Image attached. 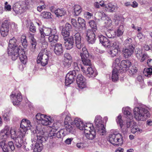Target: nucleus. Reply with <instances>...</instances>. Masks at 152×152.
<instances>
[{
	"label": "nucleus",
	"instance_id": "obj_28",
	"mask_svg": "<svg viewBox=\"0 0 152 152\" xmlns=\"http://www.w3.org/2000/svg\"><path fill=\"white\" fill-rule=\"evenodd\" d=\"M72 28L71 25L68 23H66L62 30L61 34L63 36H68L70 34L69 31Z\"/></svg>",
	"mask_w": 152,
	"mask_h": 152
},
{
	"label": "nucleus",
	"instance_id": "obj_18",
	"mask_svg": "<svg viewBox=\"0 0 152 152\" xmlns=\"http://www.w3.org/2000/svg\"><path fill=\"white\" fill-rule=\"evenodd\" d=\"M76 75V72L75 70L69 72L66 75L65 79V85L68 86L74 81L75 77Z\"/></svg>",
	"mask_w": 152,
	"mask_h": 152
},
{
	"label": "nucleus",
	"instance_id": "obj_57",
	"mask_svg": "<svg viewBox=\"0 0 152 152\" xmlns=\"http://www.w3.org/2000/svg\"><path fill=\"white\" fill-rule=\"evenodd\" d=\"M132 39L129 38H128L124 42V44L125 45H132Z\"/></svg>",
	"mask_w": 152,
	"mask_h": 152
},
{
	"label": "nucleus",
	"instance_id": "obj_30",
	"mask_svg": "<svg viewBox=\"0 0 152 152\" xmlns=\"http://www.w3.org/2000/svg\"><path fill=\"white\" fill-rule=\"evenodd\" d=\"M75 38V43L77 48L78 49H80L83 47V45L81 42V38L80 34L77 33L74 35Z\"/></svg>",
	"mask_w": 152,
	"mask_h": 152
},
{
	"label": "nucleus",
	"instance_id": "obj_33",
	"mask_svg": "<svg viewBox=\"0 0 152 152\" xmlns=\"http://www.w3.org/2000/svg\"><path fill=\"white\" fill-rule=\"evenodd\" d=\"M87 74L89 77H94L97 75V73L95 69L88 67L87 69Z\"/></svg>",
	"mask_w": 152,
	"mask_h": 152
},
{
	"label": "nucleus",
	"instance_id": "obj_32",
	"mask_svg": "<svg viewBox=\"0 0 152 152\" xmlns=\"http://www.w3.org/2000/svg\"><path fill=\"white\" fill-rule=\"evenodd\" d=\"M23 137L21 136V133H20L19 136L17 137L15 139V145L18 148H20L22 145L23 141L26 139V137Z\"/></svg>",
	"mask_w": 152,
	"mask_h": 152
},
{
	"label": "nucleus",
	"instance_id": "obj_3",
	"mask_svg": "<svg viewBox=\"0 0 152 152\" xmlns=\"http://www.w3.org/2000/svg\"><path fill=\"white\" fill-rule=\"evenodd\" d=\"M148 108L144 105L141 104L135 107L133 110L134 117L138 121H144L150 117V114Z\"/></svg>",
	"mask_w": 152,
	"mask_h": 152
},
{
	"label": "nucleus",
	"instance_id": "obj_39",
	"mask_svg": "<svg viewBox=\"0 0 152 152\" xmlns=\"http://www.w3.org/2000/svg\"><path fill=\"white\" fill-rule=\"evenodd\" d=\"M31 39V46L30 47V50L32 52H34L35 51L37 43L35 39L34 38L33 36L31 35L30 37Z\"/></svg>",
	"mask_w": 152,
	"mask_h": 152
},
{
	"label": "nucleus",
	"instance_id": "obj_35",
	"mask_svg": "<svg viewBox=\"0 0 152 152\" xmlns=\"http://www.w3.org/2000/svg\"><path fill=\"white\" fill-rule=\"evenodd\" d=\"M74 124L77 128L81 130L83 129V123L80 118H76L74 121Z\"/></svg>",
	"mask_w": 152,
	"mask_h": 152
},
{
	"label": "nucleus",
	"instance_id": "obj_8",
	"mask_svg": "<svg viewBox=\"0 0 152 152\" xmlns=\"http://www.w3.org/2000/svg\"><path fill=\"white\" fill-rule=\"evenodd\" d=\"M108 141L114 145H121L123 143V137L120 133H114L109 136Z\"/></svg>",
	"mask_w": 152,
	"mask_h": 152
},
{
	"label": "nucleus",
	"instance_id": "obj_46",
	"mask_svg": "<svg viewBox=\"0 0 152 152\" xmlns=\"http://www.w3.org/2000/svg\"><path fill=\"white\" fill-rule=\"evenodd\" d=\"M96 15L98 18L99 19H101L102 20H104V18L106 17L105 13L103 12H97L96 13Z\"/></svg>",
	"mask_w": 152,
	"mask_h": 152
},
{
	"label": "nucleus",
	"instance_id": "obj_51",
	"mask_svg": "<svg viewBox=\"0 0 152 152\" xmlns=\"http://www.w3.org/2000/svg\"><path fill=\"white\" fill-rule=\"evenodd\" d=\"M129 72L130 75H133L137 72V69L136 67L132 66L129 69Z\"/></svg>",
	"mask_w": 152,
	"mask_h": 152
},
{
	"label": "nucleus",
	"instance_id": "obj_53",
	"mask_svg": "<svg viewBox=\"0 0 152 152\" xmlns=\"http://www.w3.org/2000/svg\"><path fill=\"white\" fill-rule=\"evenodd\" d=\"M40 42H42V45L41 46L42 49L41 50H46L48 52V50L47 49V47H48V43L46 42H45V41H42L41 39V38H40Z\"/></svg>",
	"mask_w": 152,
	"mask_h": 152
},
{
	"label": "nucleus",
	"instance_id": "obj_16",
	"mask_svg": "<svg viewBox=\"0 0 152 152\" xmlns=\"http://www.w3.org/2000/svg\"><path fill=\"white\" fill-rule=\"evenodd\" d=\"M57 130L56 129L52 128L50 131L48 136L50 137H57L58 138H61L65 136L67 133L65 132L64 129H61L59 131L57 132Z\"/></svg>",
	"mask_w": 152,
	"mask_h": 152
},
{
	"label": "nucleus",
	"instance_id": "obj_62",
	"mask_svg": "<svg viewBox=\"0 0 152 152\" xmlns=\"http://www.w3.org/2000/svg\"><path fill=\"white\" fill-rule=\"evenodd\" d=\"M137 37L138 38L140 41L141 42L143 41V39L145 37L142 33L140 32L137 34Z\"/></svg>",
	"mask_w": 152,
	"mask_h": 152
},
{
	"label": "nucleus",
	"instance_id": "obj_55",
	"mask_svg": "<svg viewBox=\"0 0 152 152\" xmlns=\"http://www.w3.org/2000/svg\"><path fill=\"white\" fill-rule=\"evenodd\" d=\"M116 121L117 124L120 125V126L121 127L123 126V121L121 119V115H119L116 119Z\"/></svg>",
	"mask_w": 152,
	"mask_h": 152
},
{
	"label": "nucleus",
	"instance_id": "obj_58",
	"mask_svg": "<svg viewBox=\"0 0 152 152\" xmlns=\"http://www.w3.org/2000/svg\"><path fill=\"white\" fill-rule=\"evenodd\" d=\"M3 117L4 121H8L10 120V116L9 113H6L3 115Z\"/></svg>",
	"mask_w": 152,
	"mask_h": 152
},
{
	"label": "nucleus",
	"instance_id": "obj_41",
	"mask_svg": "<svg viewBox=\"0 0 152 152\" xmlns=\"http://www.w3.org/2000/svg\"><path fill=\"white\" fill-rule=\"evenodd\" d=\"M75 13L74 15L77 16L81 12V7L78 5H75L73 7Z\"/></svg>",
	"mask_w": 152,
	"mask_h": 152
},
{
	"label": "nucleus",
	"instance_id": "obj_11",
	"mask_svg": "<svg viewBox=\"0 0 152 152\" xmlns=\"http://www.w3.org/2000/svg\"><path fill=\"white\" fill-rule=\"evenodd\" d=\"M114 19L116 25H120L119 27L117 30L116 34L118 36H121L123 35L124 31L123 18L118 15H116L114 16Z\"/></svg>",
	"mask_w": 152,
	"mask_h": 152
},
{
	"label": "nucleus",
	"instance_id": "obj_37",
	"mask_svg": "<svg viewBox=\"0 0 152 152\" xmlns=\"http://www.w3.org/2000/svg\"><path fill=\"white\" fill-rule=\"evenodd\" d=\"M120 70L114 68L113 69L112 75V79L113 82H116L118 79V73L120 72Z\"/></svg>",
	"mask_w": 152,
	"mask_h": 152
},
{
	"label": "nucleus",
	"instance_id": "obj_15",
	"mask_svg": "<svg viewBox=\"0 0 152 152\" xmlns=\"http://www.w3.org/2000/svg\"><path fill=\"white\" fill-rule=\"evenodd\" d=\"M10 99L14 105H18L21 102L22 97L21 93L19 91H13L10 96Z\"/></svg>",
	"mask_w": 152,
	"mask_h": 152
},
{
	"label": "nucleus",
	"instance_id": "obj_17",
	"mask_svg": "<svg viewBox=\"0 0 152 152\" xmlns=\"http://www.w3.org/2000/svg\"><path fill=\"white\" fill-rule=\"evenodd\" d=\"M54 29H52L51 28L44 26L42 27H39V30L40 34V38H41V39L42 41L45 40V36H49L50 35Z\"/></svg>",
	"mask_w": 152,
	"mask_h": 152
},
{
	"label": "nucleus",
	"instance_id": "obj_43",
	"mask_svg": "<svg viewBox=\"0 0 152 152\" xmlns=\"http://www.w3.org/2000/svg\"><path fill=\"white\" fill-rule=\"evenodd\" d=\"M120 60L119 58H116L113 61V69L115 68L116 69L120 70V65L119 64L120 62Z\"/></svg>",
	"mask_w": 152,
	"mask_h": 152
},
{
	"label": "nucleus",
	"instance_id": "obj_12",
	"mask_svg": "<svg viewBox=\"0 0 152 152\" xmlns=\"http://www.w3.org/2000/svg\"><path fill=\"white\" fill-rule=\"evenodd\" d=\"M48 53L46 50H41L37 58V62L41 63L43 66H45L48 63Z\"/></svg>",
	"mask_w": 152,
	"mask_h": 152
},
{
	"label": "nucleus",
	"instance_id": "obj_31",
	"mask_svg": "<svg viewBox=\"0 0 152 152\" xmlns=\"http://www.w3.org/2000/svg\"><path fill=\"white\" fill-rule=\"evenodd\" d=\"M36 1L34 0H28L23 2V4L24 6L25 10L26 9H30L33 7L35 5Z\"/></svg>",
	"mask_w": 152,
	"mask_h": 152
},
{
	"label": "nucleus",
	"instance_id": "obj_13",
	"mask_svg": "<svg viewBox=\"0 0 152 152\" xmlns=\"http://www.w3.org/2000/svg\"><path fill=\"white\" fill-rule=\"evenodd\" d=\"M122 111L125 117L127 119H129L130 120L127 121L126 123V126L128 128H133L136 125V123L132 119V114L129 110L128 108H123Z\"/></svg>",
	"mask_w": 152,
	"mask_h": 152
},
{
	"label": "nucleus",
	"instance_id": "obj_38",
	"mask_svg": "<svg viewBox=\"0 0 152 152\" xmlns=\"http://www.w3.org/2000/svg\"><path fill=\"white\" fill-rule=\"evenodd\" d=\"M54 13L57 17H59L65 15L66 12L63 9H58L54 11Z\"/></svg>",
	"mask_w": 152,
	"mask_h": 152
},
{
	"label": "nucleus",
	"instance_id": "obj_24",
	"mask_svg": "<svg viewBox=\"0 0 152 152\" xmlns=\"http://www.w3.org/2000/svg\"><path fill=\"white\" fill-rule=\"evenodd\" d=\"M13 9L17 14L21 13L25 11L22 2H20L15 3L13 5Z\"/></svg>",
	"mask_w": 152,
	"mask_h": 152
},
{
	"label": "nucleus",
	"instance_id": "obj_20",
	"mask_svg": "<svg viewBox=\"0 0 152 152\" xmlns=\"http://www.w3.org/2000/svg\"><path fill=\"white\" fill-rule=\"evenodd\" d=\"M131 65V62L128 60L122 61L120 65V72H125Z\"/></svg>",
	"mask_w": 152,
	"mask_h": 152
},
{
	"label": "nucleus",
	"instance_id": "obj_45",
	"mask_svg": "<svg viewBox=\"0 0 152 152\" xmlns=\"http://www.w3.org/2000/svg\"><path fill=\"white\" fill-rule=\"evenodd\" d=\"M143 73L146 76H150L152 74V68H145L143 71Z\"/></svg>",
	"mask_w": 152,
	"mask_h": 152
},
{
	"label": "nucleus",
	"instance_id": "obj_7",
	"mask_svg": "<svg viewBox=\"0 0 152 152\" xmlns=\"http://www.w3.org/2000/svg\"><path fill=\"white\" fill-rule=\"evenodd\" d=\"M31 125L30 121L26 118L23 119L21 121L20 127L19 129L21 136L23 137L26 136V132L28 130L30 129Z\"/></svg>",
	"mask_w": 152,
	"mask_h": 152
},
{
	"label": "nucleus",
	"instance_id": "obj_48",
	"mask_svg": "<svg viewBox=\"0 0 152 152\" xmlns=\"http://www.w3.org/2000/svg\"><path fill=\"white\" fill-rule=\"evenodd\" d=\"M105 20V26L107 27H110L112 25V20L110 19V18L107 17H106Z\"/></svg>",
	"mask_w": 152,
	"mask_h": 152
},
{
	"label": "nucleus",
	"instance_id": "obj_63",
	"mask_svg": "<svg viewBox=\"0 0 152 152\" xmlns=\"http://www.w3.org/2000/svg\"><path fill=\"white\" fill-rule=\"evenodd\" d=\"M84 15L85 17L88 19H91L93 15L92 14L88 12H85Z\"/></svg>",
	"mask_w": 152,
	"mask_h": 152
},
{
	"label": "nucleus",
	"instance_id": "obj_49",
	"mask_svg": "<svg viewBox=\"0 0 152 152\" xmlns=\"http://www.w3.org/2000/svg\"><path fill=\"white\" fill-rule=\"evenodd\" d=\"M64 123H70L72 125V123H73V120L71 119L70 114H68L66 115Z\"/></svg>",
	"mask_w": 152,
	"mask_h": 152
},
{
	"label": "nucleus",
	"instance_id": "obj_6",
	"mask_svg": "<svg viewBox=\"0 0 152 152\" xmlns=\"http://www.w3.org/2000/svg\"><path fill=\"white\" fill-rule=\"evenodd\" d=\"M83 129L84 130L85 136L88 139L92 140L96 136V132L92 124L90 123H86L83 124Z\"/></svg>",
	"mask_w": 152,
	"mask_h": 152
},
{
	"label": "nucleus",
	"instance_id": "obj_22",
	"mask_svg": "<svg viewBox=\"0 0 152 152\" xmlns=\"http://www.w3.org/2000/svg\"><path fill=\"white\" fill-rule=\"evenodd\" d=\"M76 82L78 87L81 89H83L86 87V79L81 74L78 75Z\"/></svg>",
	"mask_w": 152,
	"mask_h": 152
},
{
	"label": "nucleus",
	"instance_id": "obj_36",
	"mask_svg": "<svg viewBox=\"0 0 152 152\" xmlns=\"http://www.w3.org/2000/svg\"><path fill=\"white\" fill-rule=\"evenodd\" d=\"M1 141L0 142V147L1 148L3 152H10V150H9L7 145L5 143V141L6 140H4V139H0Z\"/></svg>",
	"mask_w": 152,
	"mask_h": 152
},
{
	"label": "nucleus",
	"instance_id": "obj_42",
	"mask_svg": "<svg viewBox=\"0 0 152 152\" xmlns=\"http://www.w3.org/2000/svg\"><path fill=\"white\" fill-rule=\"evenodd\" d=\"M41 16L44 18L47 19L52 18V14L50 12H49L44 11L41 13Z\"/></svg>",
	"mask_w": 152,
	"mask_h": 152
},
{
	"label": "nucleus",
	"instance_id": "obj_40",
	"mask_svg": "<svg viewBox=\"0 0 152 152\" xmlns=\"http://www.w3.org/2000/svg\"><path fill=\"white\" fill-rule=\"evenodd\" d=\"M64 126L66 128L65 129L67 132L68 133H72L73 132L74 129L73 127V123H72V125L70 124V123H64Z\"/></svg>",
	"mask_w": 152,
	"mask_h": 152
},
{
	"label": "nucleus",
	"instance_id": "obj_5",
	"mask_svg": "<svg viewBox=\"0 0 152 152\" xmlns=\"http://www.w3.org/2000/svg\"><path fill=\"white\" fill-rule=\"evenodd\" d=\"M136 57L140 62H143L147 59V64L149 67H152V59H149V57L147 53H143L142 50L139 48H137L135 51Z\"/></svg>",
	"mask_w": 152,
	"mask_h": 152
},
{
	"label": "nucleus",
	"instance_id": "obj_10",
	"mask_svg": "<svg viewBox=\"0 0 152 152\" xmlns=\"http://www.w3.org/2000/svg\"><path fill=\"white\" fill-rule=\"evenodd\" d=\"M97 132L101 135H104L106 133V129L102 123V118L99 115L96 116L94 120Z\"/></svg>",
	"mask_w": 152,
	"mask_h": 152
},
{
	"label": "nucleus",
	"instance_id": "obj_34",
	"mask_svg": "<svg viewBox=\"0 0 152 152\" xmlns=\"http://www.w3.org/2000/svg\"><path fill=\"white\" fill-rule=\"evenodd\" d=\"M78 22L79 24V26H78L80 27L79 28L78 31H82L83 29H86V23L85 20L82 18L79 17L78 18Z\"/></svg>",
	"mask_w": 152,
	"mask_h": 152
},
{
	"label": "nucleus",
	"instance_id": "obj_52",
	"mask_svg": "<svg viewBox=\"0 0 152 152\" xmlns=\"http://www.w3.org/2000/svg\"><path fill=\"white\" fill-rule=\"evenodd\" d=\"M89 23L91 28L94 31H95L96 29V24L94 20H91L89 21Z\"/></svg>",
	"mask_w": 152,
	"mask_h": 152
},
{
	"label": "nucleus",
	"instance_id": "obj_4",
	"mask_svg": "<svg viewBox=\"0 0 152 152\" xmlns=\"http://www.w3.org/2000/svg\"><path fill=\"white\" fill-rule=\"evenodd\" d=\"M17 136L16 131L15 128H11L8 125H6L0 132V139L6 140L10 136L13 139Z\"/></svg>",
	"mask_w": 152,
	"mask_h": 152
},
{
	"label": "nucleus",
	"instance_id": "obj_59",
	"mask_svg": "<svg viewBox=\"0 0 152 152\" xmlns=\"http://www.w3.org/2000/svg\"><path fill=\"white\" fill-rule=\"evenodd\" d=\"M8 145L9 146L11 151H13L14 150L15 148L14 143L12 141L9 142L8 143Z\"/></svg>",
	"mask_w": 152,
	"mask_h": 152
},
{
	"label": "nucleus",
	"instance_id": "obj_21",
	"mask_svg": "<svg viewBox=\"0 0 152 152\" xmlns=\"http://www.w3.org/2000/svg\"><path fill=\"white\" fill-rule=\"evenodd\" d=\"M63 37L65 41L64 45L66 48L68 50H69L72 48L73 47L74 44L73 37L72 36Z\"/></svg>",
	"mask_w": 152,
	"mask_h": 152
},
{
	"label": "nucleus",
	"instance_id": "obj_47",
	"mask_svg": "<svg viewBox=\"0 0 152 152\" xmlns=\"http://www.w3.org/2000/svg\"><path fill=\"white\" fill-rule=\"evenodd\" d=\"M21 41L22 45L24 48L27 47L28 45L27 41L26 39V37L25 35H22L21 37Z\"/></svg>",
	"mask_w": 152,
	"mask_h": 152
},
{
	"label": "nucleus",
	"instance_id": "obj_54",
	"mask_svg": "<svg viewBox=\"0 0 152 152\" xmlns=\"http://www.w3.org/2000/svg\"><path fill=\"white\" fill-rule=\"evenodd\" d=\"M112 48L115 49H117L120 50L119 47L120 43L118 41L116 40L114 41L112 43Z\"/></svg>",
	"mask_w": 152,
	"mask_h": 152
},
{
	"label": "nucleus",
	"instance_id": "obj_19",
	"mask_svg": "<svg viewBox=\"0 0 152 152\" xmlns=\"http://www.w3.org/2000/svg\"><path fill=\"white\" fill-rule=\"evenodd\" d=\"M134 47L133 45H129L123 48L122 52L124 56L126 58H128L133 53Z\"/></svg>",
	"mask_w": 152,
	"mask_h": 152
},
{
	"label": "nucleus",
	"instance_id": "obj_50",
	"mask_svg": "<svg viewBox=\"0 0 152 152\" xmlns=\"http://www.w3.org/2000/svg\"><path fill=\"white\" fill-rule=\"evenodd\" d=\"M40 4L41 5L38 6L37 8V10L39 12H41L42 10L45 9L46 7V6L45 4L44 1H41Z\"/></svg>",
	"mask_w": 152,
	"mask_h": 152
},
{
	"label": "nucleus",
	"instance_id": "obj_1",
	"mask_svg": "<svg viewBox=\"0 0 152 152\" xmlns=\"http://www.w3.org/2000/svg\"><path fill=\"white\" fill-rule=\"evenodd\" d=\"M16 39L13 38L9 41V45L7 49L8 54L12 56V60H15L19 56L21 62L25 64L27 62V57L26 56L25 51L23 50H18L16 42Z\"/></svg>",
	"mask_w": 152,
	"mask_h": 152
},
{
	"label": "nucleus",
	"instance_id": "obj_25",
	"mask_svg": "<svg viewBox=\"0 0 152 152\" xmlns=\"http://www.w3.org/2000/svg\"><path fill=\"white\" fill-rule=\"evenodd\" d=\"M9 22L7 20H5L2 24L1 28V35L5 37L8 34L9 31Z\"/></svg>",
	"mask_w": 152,
	"mask_h": 152
},
{
	"label": "nucleus",
	"instance_id": "obj_61",
	"mask_svg": "<svg viewBox=\"0 0 152 152\" xmlns=\"http://www.w3.org/2000/svg\"><path fill=\"white\" fill-rule=\"evenodd\" d=\"M86 146V143H79L76 144L77 147L79 148L82 149Z\"/></svg>",
	"mask_w": 152,
	"mask_h": 152
},
{
	"label": "nucleus",
	"instance_id": "obj_60",
	"mask_svg": "<svg viewBox=\"0 0 152 152\" xmlns=\"http://www.w3.org/2000/svg\"><path fill=\"white\" fill-rule=\"evenodd\" d=\"M102 45L105 47H109L110 45V40L107 38V40L104 41Z\"/></svg>",
	"mask_w": 152,
	"mask_h": 152
},
{
	"label": "nucleus",
	"instance_id": "obj_64",
	"mask_svg": "<svg viewBox=\"0 0 152 152\" xmlns=\"http://www.w3.org/2000/svg\"><path fill=\"white\" fill-rule=\"evenodd\" d=\"M63 59L72 60V57L68 53H66L64 54Z\"/></svg>",
	"mask_w": 152,
	"mask_h": 152
},
{
	"label": "nucleus",
	"instance_id": "obj_44",
	"mask_svg": "<svg viewBox=\"0 0 152 152\" xmlns=\"http://www.w3.org/2000/svg\"><path fill=\"white\" fill-rule=\"evenodd\" d=\"M117 49L112 48L110 49L109 52V53L112 57H114L118 55V51L120 50Z\"/></svg>",
	"mask_w": 152,
	"mask_h": 152
},
{
	"label": "nucleus",
	"instance_id": "obj_27",
	"mask_svg": "<svg viewBox=\"0 0 152 152\" xmlns=\"http://www.w3.org/2000/svg\"><path fill=\"white\" fill-rule=\"evenodd\" d=\"M54 52L58 56H60L63 54V48L62 45L60 43H56L54 45Z\"/></svg>",
	"mask_w": 152,
	"mask_h": 152
},
{
	"label": "nucleus",
	"instance_id": "obj_29",
	"mask_svg": "<svg viewBox=\"0 0 152 152\" xmlns=\"http://www.w3.org/2000/svg\"><path fill=\"white\" fill-rule=\"evenodd\" d=\"M118 8L117 6H115L112 2L108 3L106 5H105V10L108 12H114Z\"/></svg>",
	"mask_w": 152,
	"mask_h": 152
},
{
	"label": "nucleus",
	"instance_id": "obj_26",
	"mask_svg": "<svg viewBox=\"0 0 152 152\" xmlns=\"http://www.w3.org/2000/svg\"><path fill=\"white\" fill-rule=\"evenodd\" d=\"M86 37H87V41L89 43L93 44L95 42L96 40L95 35L92 31L88 30L86 33Z\"/></svg>",
	"mask_w": 152,
	"mask_h": 152
},
{
	"label": "nucleus",
	"instance_id": "obj_14",
	"mask_svg": "<svg viewBox=\"0 0 152 152\" xmlns=\"http://www.w3.org/2000/svg\"><path fill=\"white\" fill-rule=\"evenodd\" d=\"M80 56L83 64L86 66H90L91 63L90 60L91 56H89L86 48L85 47L82 48V52L80 53Z\"/></svg>",
	"mask_w": 152,
	"mask_h": 152
},
{
	"label": "nucleus",
	"instance_id": "obj_23",
	"mask_svg": "<svg viewBox=\"0 0 152 152\" xmlns=\"http://www.w3.org/2000/svg\"><path fill=\"white\" fill-rule=\"evenodd\" d=\"M48 39L49 41L50 42L51 45L54 46L58 39V36L56 29H54L52 31V34L48 37Z\"/></svg>",
	"mask_w": 152,
	"mask_h": 152
},
{
	"label": "nucleus",
	"instance_id": "obj_56",
	"mask_svg": "<svg viewBox=\"0 0 152 152\" xmlns=\"http://www.w3.org/2000/svg\"><path fill=\"white\" fill-rule=\"evenodd\" d=\"M62 62L63 67L66 69L69 68L72 64L71 63H70L69 62H67L63 61Z\"/></svg>",
	"mask_w": 152,
	"mask_h": 152
},
{
	"label": "nucleus",
	"instance_id": "obj_2",
	"mask_svg": "<svg viewBox=\"0 0 152 152\" xmlns=\"http://www.w3.org/2000/svg\"><path fill=\"white\" fill-rule=\"evenodd\" d=\"M40 125L37 126L35 133L32 135L31 145L34 147V152H40L43 148L42 141L44 138L43 137L44 133Z\"/></svg>",
	"mask_w": 152,
	"mask_h": 152
},
{
	"label": "nucleus",
	"instance_id": "obj_9",
	"mask_svg": "<svg viewBox=\"0 0 152 152\" xmlns=\"http://www.w3.org/2000/svg\"><path fill=\"white\" fill-rule=\"evenodd\" d=\"M37 121L44 126L50 124L53 121L50 117L40 113H37L35 116Z\"/></svg>",
	"mask_w": 152,
	"mask_h": 152
}]
</instances>
